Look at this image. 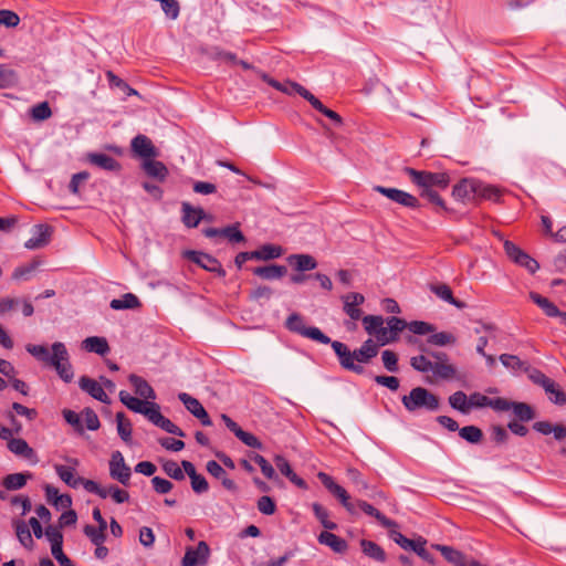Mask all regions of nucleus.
<instances>
[{
  "label": "nucleus",
  "instance_id": "13",
  "mask_svg": "<svg viewBox=\"0 0 566 566\" xmlns=\"http://www.w3.org/2000/svg\"><path fill=\"white\" fill-rule=\"evenodd\" d=\"M118 396L120 402L125 405L129 410L137 413H142L145 417H147V419L149 418L151 411H154V409L157 408V403L143 401L136 397H133L125 390L119 391Z\"/></svg>",
  "mask_w": 566,
  "mask_h": 566
},
{
  "label": "nucleus",
  "instance_id": "42",
  "mask_svg": "<svg viewBox=\"0 0 566 566\" xmlns=\"http://www.w3.org/2000/svg\"><path fill=\"white\" fill-rule=\"evenodd\" d=\"M511 410L513 411L514 416L520 421H530L535 418V412L533 408L525 402H514L512 403Z\"/></svg>",
  "mask_w": 566,
  "mask_h": 566
},
{
  "label": "nucleus",
  "instance_id": "19",
  "mask_svg": "<svg viewBox=\"0 0 566 566\" xmlns=\"http://www.w3.org/2000/svg\"><path fill=\"white\" fill-rule=\"evenodd\" d=\"M207 238L224 237L232 243L243 242L245 240L243 233L239 229V224L228 226L222 229L207 228L203 230Z\"/></svg>",
  "mask_w": 566,
  "mask_h": 566
},
{
  "label": "nucleus",
  "instance_id": "58",
  "mask_svg": "<svg viewBox=\"0 0 566 566\" xmlns=\"http://www.w3.org/2000/svg\"><path fill=\"white\" fill-rule=\"evenodd\" d=\"M428 343L436 346H446L448 344H454L455 337L447 332H432V334L428 337Z\"/></svg>",
  "mask_w": 566,
  "mask_h": 566
},
{
  "label": "nucleus",
  "instance_id": "6",
  "mask_svg": "<svg viewBox=\"0 0 566 566\" xmlns=\"http://www.w3.org/2000/svg\"><path fill=\"white\" fill-rule=\"evenodd\" d=\"M285 326L289 331L300 334L303 337L318 342L321 344L331 343V338L326 336L319 328L314 326H305L303 317L297 313H293L287 317Z\"/></svg>",
  "mask_w": 566,
  "mask_h": 566
},
{
  "label": "nucleus",
  "instance_id": "48",
  "mask_svg": "<svg viewBox=\"0 0 566 566\" xmlns=\"http://www.w3.org/2000/svg\"><path fill=\"white\" fill-rule=\"evenodd\" d=\"M116 422L119 437L123 439V441L129 442L132 438L130 421L125 418V415L123 412H117Z\"/></svg>",
  "mask_w": 566,
  "mask_h": 566
},
{
  "label": "nucleus",
  "instance_id": "57",
  "mask_svg": "<svg viewBox=\"0 0 566 566\" xmlns=\"http://www.w3.org/2000/svg\"><path fill=\"white\" fill-rule=\"evenodd\" d=\"M500 196V190L494 186L486 185L481 181V187H478L476 197L479 198L497 201Z\"/></svg>",
  "mask_w": 566,
  "mask_h": 566
},
{
  "label": "nucleus",
  "instance_id": "25",
  "mask_svg": "<svg viewBox=\"0 0 566 566\" xmlns=\"http://www.w3.org/2000/svg\"><path fill=\"white\" fill-rule=\"evenodd\" d=\"M182 222L188 228H196L200 221L206 219V212L201 208H193L188 202H182Z\"/></svg>",
  "mask_w": 566,
  "mask_h": 566
},
{
  "label": "nucleus",
  "instance_id": "31",
  "mask_svg": "<svg viewBox=\"0 0 566 566\" xmlns=\"http://www.w3.org/2000/svg\"><path fill=\"white\" fill-rule=\"evenodd\" d=\"M143 169L149 177L159 181H164L168 176L167 167L161 161L154 160L153 158L144 160Z\"/></svg>",
  "mask_w": 566,
  "mask_h": 566
},
{
  "label": "nucleus",
  "instance_id": "26",
  "mask_svg": "<svg viewBox=\"0 0 566 566\" xmlns=\"http://www.w3.org/2000/svg\"><path fill=\"white\" fill-rule=\"evenodd\" d=\"M82 349L88 353H95L101 356L106 355L109 352V345L105 337L90 336L81 343Z\"/></svg>",
  "mask_w": 566,
  "mask_h": 566
},
{
  "label": "nucleus",
  "instance_id": "39",
  "mask_svg": "<svg viewBox=\"0 0 566 566\" xmlns=\"http://www.w3.org/2000/svg\"><path fill=\"white\" fill-rule=\"evenodd\" d=\"M55 472L59 478L71 488H77L82 478H75L74 469L66 465H55Z\"/></svg>",
  "mask_w": 566,
  "mask_h": 566
},
{
  "label": "nucleus",
  "instance_id": "2",
  "mask_svg": "<svg viewBox=\"0 0 566 566\" xmlns=\"http://www.w3.org/2000/svg\"><path fill=\"white\" fill-rule=\"evenodd\" d=\"M334 349L339 365L349 371L361 375L365 373L364 364H368L379 352V343L371 338L365 340L361 346L355 350H350L345 344L338 340L329 343Z\"/></svg>",
  "mask_w": 566,
  "mask_h": 566
},
{
  "label": "nucleus",
  "instance_id": "47",
  "mask_svg": "<svg viewBox=\"0 0 566 566\" xmlns=\"http://www.w3.org/2000/svg\"><path fill=\"white\" fill-rule=\"evenodd\" d=\"M431 371L441 379H451L457 373L454 366L444 361L433 363Z\"/></svg>",
  "mask_w": 566,
  "mask_h": 566
},
{
  "label": "nucleus",
  "instance_id": "20",
  "mask_svg": "<svg viewBox=\"0 0 566 566\" xmlns=\"http://www.w3.org/2000/svg\"><path fill=\"white\" fill-rule=\"evenodd\" d=\"M8 449L15 455L21 457L36 464L39 459L35 451L22 438H11L8 441Z\"/></svg>",
  "mask_w": 566,
  "mask_h": 566
},
{
  "label": "nucleus",
  "instance_id": "30",
  "mask_svg": "<svg viewBox=\"0 0 566 566\" xmlns=\"http://www.w3.org/2000/svg\"><path fill=\"white\" fill-rule=\"evenodd\" d=\"M287 269L284 265L270 264L253 269V274L264 280H277L284 276Z\"/></svg>",
  "mask_w": 566,
  "mask_h": 566
},
{
  "label": "nucleus",
  "instance_id": "40",
  "mask_svg": "<svg viewBox=\"0 0 566 566\" xmlns=\"http://www.w3.org/2000/svg\"><path fill=\"white\" fill-rule=\"evenodd\" d=\"M449 403L450 406L462 412V413H469L471 410V405H469V398L463 391H455L449 397Z\"/></svg>",
  "mask_w": 566,
  "mask_h": 566
},
{
  "label": "nucleus",
  "instance_id": "7",
  "mask_svg": "<svg viewBox=\"0 0 566 566\" xmlns=\"http://www.w3.org/2000/svg\"><path fill=\"white\" fill-rule=\"evenodd\" d=\"M109 475L123 485H128L132 476L130 468L125 463L120 451H114L109 460Z\"/></svg>",
  "mask_w": 566,
  "mask_h": 566
},
{
  "label": "nucleus",
  "instance_id": "24",
  "mask_svg": "<svg viewBox=\"0 0 566 566\" xmlns=\"http://www.w3.org/2000/svg\"><path fill=\"white\" fill-rule=\"evenodd\" d=\"M87 161L107 171H117L120 169V165L115 158L102 153L87 154Z\"/></svg>",
  "mask_w": 566,
  "mask_h": 566
},
{
  "label": "nucleus",
  "instance_id": "11",
  "mask_svg": "<svg viewBox=\"0 0 566 566\" xmlns=\"http://www.w3.org/2000/svg\"><path fill=\"white\" fill-rule=\"evenodd\" d=\"M432 548L439 551L442 556L454 566H484L474 559L468 558L463 553L453 547L433 544Z\"/></svg>",
  "mask_w": 566,
  "mask_h": 566
},
{
  "label": "nucleus",
  "instance_id": "8",
  "mask_svg": "<svg viewBox=\"0 0 566 566\" xmlns=\"http://www.w3.org/2000/svg\"><path fill=\"white\" fill-rule=\"evenodd\" d=\"M373 190L385 196L389 200L403 206V207H407V208H418L419 207L418 199L415 196H412L403 190H400L397 188L384 187V186H374Z\"/></svg>",
  "mask_w": 566,
  "mask_h": 566
},
{
  "label": "nucleus",
  "instance_id": "23",
  "mask_svg": "<svg viewBox=\"0 0 566 566\" xmlns=\"http://www.w3.org/2000/svg\"><path fill=\"white\" fill-rule=\"evenodd\" d=\"M533 429L544 436L553 434L557 441L566 440V427L560 423L553 424L549 421H537Z\"/></svg>",
  "mask_w": 566,
  "mask_h": 566
},
{
  "label": "nucleus",
  "instance_id": "45",
  "mask_svg": "<svg viewBox=\"0 0 566 566\" xmlns=\"http://www.w3.org/2000/svg\"><path fill=\"white\" fill-rule=\"evenodd\" d=\"M459 436L470 443H479L483 438V432L476 426H465L459 429Z\"/></svg>",
  "mask_w": 566,
  "mask_h": 566
},
{
  "label": "nucleus",
  "instance_id": "37",
  "mask_svg": "<svg viewBox=\"0 0 566 566\" xmlns=\"http://www.w3.org/2000/svg\"><path fill=\"white\" fill-rule=\"evenodd\" d=\"M32 478V473L25 472V473H11L8 474L3 480V486L7 490H20L25 484L27 481Z\"/></svg>",
  "mask_w": 566,
  "mask_h": 566
},
{
  "label": "nucleus",
  "instance_id": "29",
  "mask_svg": "<svg viewBox=\"0 0 566 566\" xmlns=\"http://www.w3.org/2000/svg\"><path fill=\"white\" fill-rule=\"evenodd\" d=\"M287 262L298 272L312 271L317 266L316 260L310 254H291Z\"/></svg>",
  "mask_w": 566,
  "mask_h": 566
},
{
  "label": "nucleus",
  "instance_id": "34",
  "mask_svg": "<svg viewBox=\"0 0 566 566\" xmlns=\"http://www.w3.org/2000/svg\"><path fill=\"white\" fill-rule=\"evenodd\" d=\"M430 290H431L432 293H434L442 301H444V302H447L449 304H452V305H454L458 308H463L464 307V303L463 302H460V301H458L457 298L453 297L452 291H451L449 285L443 284V283H441V284H433V285L430 286Z\"/></svg>",
  "mask_w": 566,
  "mask_h": 566
},
{
  "label": "nucleus",
  "instance_id": "51",
  "mask_svg": "<svg viewBox=\"0 0 566 566\" xmlns=\"http://www.w3.org/2000/svg\"><path fill=\"white\" fill-rule=\"evenodd\" d=\"M15 533L19 542L25 548H31L33 546V538L30 533L28 525L24 522L15 523Z\"/></svg>",
  "mask_w": 566,
  "mask_h": 566
},
{
  "label": "nucleus",
  "instance_id": "43",
  "mask_svg": "<svg viewBox=\"0 0 566 566\" xmlns=\"http://www.w3.org/2000/svg\"><path fill=\"white\" fill-rule=\"evenodd\" d=\"M526 371L528 373V378L534 384L543 387L545 391L553 390V380L548 378L545 374H543L541 370L528 367V370Z\"/></svg>",
  "mask_w": 566,
  "mask_h": 566
},
{
  "label": "nucleus",
  "instance_id": "56",
  "mask_svg": "<svg viewBox=\"0 0 566 566\" xmlns=\"http://www.w3.org/2000/svg\"><path fill=\"white\" fill-rule=\"evenodd\" d=\"M106 530H102V527H95L93 525L84 526V534L91 539L94 545L103 544L106 539Z\"/></svg>",
  "mask_w": 566,
  "mask_h": 566
},
{
  "label": "nucleus",
  "instance_id": "18",
  "mask_svg": "<svg viewBox=\"0 0 566 566\" xmlns=\"http://www.w3.org/2000/svg\"><path fill=\"white\" fill-rule=\"evenodd\" d=\"M32 233L33 235L24 243V247L29 250L45 247L50 241L52 229L46 224H36L33 227Z\"/></svg>",
  "mask_w": 566,
  "mask_h": 566
},
{
  "label": "nucleus",
  "instance_id": "60",
  "mask_svg": "<svg viewBox=\"0 0 566 566\" xmlns=\"http://www.w3.org/2000/svg\"><path fill=\"white\" fill-rule=\"evenodd\" d=\"M384 367L390 373L398 371V356L395 352L386 349L381 354Z\"/></svg>",
  "mask_w": 566,
  "mask_h": 566
},
{
  "label": "nucleus",
  "instance_id": "41",
  "mask_svg": "<svg viewBox=\"0 0 566 566\" xmlns=\"http://www.w3.org/2000/svg\"><path fill=\"white\" fill-rule=\"evenodd\" d=\"M280 92L287 94V95L298 94L307 102L313 96V94L308 90H306L304 86H302L301 84H298L296 82H292V81L283 82L282 88Z\"/></svg>",
  "mask_w": 566,
  "mask_h": 566
},
{
  "label": "nucleus",
  "instance_id": "17",
  "mask_svg": "<svg viewBox=\"0 0 566 566\" xmlns=\"http://www.w3.org/2000/svg\"><path fill=\"white\" fill-rule=\"evenodd\" d=\"M210 549L206 542H199L197 548H188L182 558V566H198L208 559Z\"/></svg>",
  "mask_w": 566,
  "mask_h": 566
},
{
  "label": "nucleus",
  "instance_id": "1",
  "mask_svg": "<svg viewBox=\"0 0 566 566\" xmlns=\"http://www.w3.org/2000/svg\"><path fill=\"white\" fill-rule=\"evenodd\" d=\"M25 349L36 360L51 366L65 382H71L74 377L73 368L70 363V354L66 346L61 342H55L51 346V352L44 345L28 344Z\"/></svg>",
  "mask_w": 566,
  "mask_h": 566
},
{
  "label": "nucleus",
  "instance_id": "52",
  "mask_svg": "<svg viewBox=\"0 0 566 566\" xmlns=\"http://www.w3.org/2000/svg\"><path fill=\"white\" fill-rule=\"evenodd\" d=\"M106 76H107L108 83L112 87L119 88L127 96L138 95V92L135 88L130 87L125 81H123L120 77L115 75L113 72H111V71L107 72Z\"/></svg>",
  "mask_w": 566,
  "mask_h": 566
},
{
  "label": "nucleus",
  "instance_id": "21",
  "mask_svg": "<svg viewBox=\"0 0 566 566\" xmlns=\"http://www.w3.org/2000/svg\"><path fill=\"white\" fill-rule=\"evenodd\" d=\"M132 149L139 157L146 159L155 158L158 153L151 140L145 135H137L132 140Z\"/></svg>",
  "mask_w": 566,
  "mask_h": 566
},
{
  "label": "nucleus",
  "instance_id": "4",
  "mask_svg": "<svg viewBox=\"0 0 566 566\" xmlns=\"http://www.w3.org/2000/svg\"><path fill=\"white\" fill-rule=\"evenodd\" d=\"M401 402L407 411L434 412L440 408V398L423 387H415L408 395L401 397Z\"/></svg>",
  "mask_w": 566,
  "mask_h": 566
},
{
  "label": "nucleus",
  "instance_id": "9",
  "mask_svg": "<svg viewBox=\"0 0 566 566\" xmlns=\"http://www.w3.org/2000/svg\"><path fill=\"white\" fill-rule=\"evenodd\" d=\"M504 250L507 256L514 261L516 264L525 268L530 273H535L539 264L538 262L531 258L527 253L522 251L517 245H515L511 241L504 242Z\"/></svg>",
  "mask_w": 566,
  "mask_h": 566
},
{
  "label": "nucleus",
  "instance_id": "32",
  "mask_svg": "<svg viewBox=\"0 0 566 566\" xmlns=\"http://www.w3.org/2000/svg\"><path fill=\"white\" fill-rule=\"evenodd\" d=\"M318 542L331 547L335 553H344L347 549V543L345 539L327 531L322 532L318 535Z\"/></svg>",
  "mask_w": 566,
  "mask_h": 566
},
{
  "label": "nucleus",
  "instance_id": "16",
  "mask_svg": "<svg viewBox=\"0 0 566 566\" xmlns=\"http://www.w3.org/2000/svg\"><path fill=\"white\" fill-rule=\"evenodd\" d=\"M78 386L83 391L88 394L94 399L103 403H111V399L105 392L103 386L95 379H92L87 376H82L78 380Z\"/></svg>",
  "mask_w": 566,
  "mask_h": 566
},
{
  "label": "nucleus",
  "instance_id": "33",
  "mask_svg": "<svg viewBox=\"0 0 566 566\" xmlns=\"http://www.w3.org/2000/svg\"><path fill=\"white\" fill-rule=\"evenodd\" d=\"M357 506L367 515L374 516L384 527L388 530L398 526L395 521L386 517L377 509L365 501H357Z\"/></svg>",
  "mask_w": 566,
  "mask_h": 566
},
{
  "label": "nucleus",
  "instance_id": "50",
  "mask_svg": "<svg viewBox=\"0 0 566 566\" xmlns=\"http://www.w3.org/2000/svg\"><path fill=\"white\" fill-rule=\"evenodd\" d=\"M18 75L15 71L7 65L0 64V88H8L15 85Z\"/></svg>",
  "mask_w": 566,
  "mask_h": 566
},
{
  "label": "nucleus",
  "instance_id": "53",
  "mask_svg": "<svg viewBox=\"0 0 566 566\" xmlns=\"http://www.w3.org/2000/svg\"><path fill=\"white\" fill-rule=\"evenodd\" d=\"M317 478L322 482V484L328 490V492L333 494L336 499L339 496L340 493L345 491L343 486L337 484L333 480V478L325 472H318Z\"/></svg>",
  "mask_w": 566,
  "mask_h": 566
},
{
  "label": "nucleus",
  "instance_id": "27",
  "mask_svg": "<svg viewBox=\"0 0 566 566\" xmlns=\"http://www.w3.org/2000/svg\"><path fill=\"white\" fill-rule=\"evenodd\" d=\"M397 527L389 528V537L398 544L405 551H411L417 554V549H419L420 542H423L426 538L422 536H418L416 539H409L400 532L396 530Z\"/></svg>",
  "mask_w": 566,
  "mask_h": 566
},
{
  "label": "nucleus",
  "instance_id": "59",
  "mask_svg": "<svg viewBox=\"0 0 566 566\" xmlns=\"http://www.w3.org/2000/svg\"><path fill=\"white\" fill-rule=\"evenodd\" d=\"M165 473L174 480L181 481L185 479V473L177 462L167 460L163 463Z\"/></svg>",
  "mask_w": 566,
  "mask_h": 566
},
{
  "label": "nucleus",
  "instance_id": "14",
  "mask_svg": "<svg viewBox=\"0 0 566 566\" xmlns=\"http://www.w3.org/2000/svg\"><path fill=\"white\" fill-rule=\"evenodd\" d=\"M343 301V311L348 315L353 321L363 319L361 310L359 306L364 304L365 296L357 292H350L346 295L342 296Z\"/></svg>",
  "mask_w": 566,
  "mask_h": 566
},
{
  "label": "nucleus",
  "instance_id": "54",
  "mask_svg": "<svg viewBox=\"0 0 566 566\" xmlns=\"http://www.w3.org/2000/svg\"><path fill=\"white\" fill-rule=\"evenodd\" d=\"M317 478L322 482V484L328 490V492L333 494L336 499L339 496L340 493L345 491L343 486L337 484L333 480V478L325 472H318Z\"/></svg>",
  "mask_w": 566,
  "mask_h": 566
},
{
  "label": "nucleus",
  "instance_id": "44",
  "mask_svg": "<svg viewBox=\"0 0 566 566\" xmlns=\"http://www.w3.org/2000/svg\"><path fill=\"white\" fill-rule=\"evenodd\" d=\"M500 361L505 368L511 370H528V365L515 355L502 354Z\"/></svg>",
  "mask_w": 566,
  "mask_h": 566
},
{
  "label": "nucleus",
  "instance_id": "46",
  "mask_svg": "<svg viewBox=\"0 0 566 566\" xmlns=\"http://www.w3.org/2000/svg\"><path fill=\"white\" fill-rule=\"evenodd\" d=\"M308 103L319 113L332 119L336 125H342V117L334 111L327 108L322 102L314 95L310 98Z\"/></svg>",
  "mask_w": 566,
  "mask_h": 566
},
{
  "label": "nucleus",
  "instance_id": "49",
  "mask_svg": "<svg viewBox=\"0 0 566 566\" xmlns=\"http://www.w3.org/2000/svg\"><path fill=\"white\" fill-rule=\"evenodd\" d=\"M312 509L315 517L321 522V524L326 530L333 531L337 527L336 523L328 520L329 513L323 505H321L319 503H313Z\"/></svg>",
  "mask_w": 566,
  "mask_h": 566
},
{
  "label": "nucleus",
  "instance_id": "63",
  "mask_svg": "<svg viewBox=\"0 0 566 566\" xmlns=\"http://www.w3.org/2000/svg\"><path fill=\"white\" fill-rule=\"evenodd\" d=\"M407 327L410 332L417 335H426L429 333L434 332V326L422 321H412L410 323H407Z\"/></svg>",
  "mask_w": 566,
  "mask_h": 566
},
{
  "label": "nucleus",
  "instance_id": "35",
  "mask_svg": "<svg viewBox=\"0 0 566 566\" xmlns=\"http://www.w3.org/2000/svg\"><path fill=\"white\" fill-rule=\"evenodd\" d=\"M109 306L116 311L134 310L140 306V302L135 294L126 293L120 298L112 300Z\"/></svg>",
  "mask_w": 566,
  "mask_h": 566
},
{
  "label": "nucleus",
  "instance_id": "12",
  "mask_svg": "<svg viewBox=\"0 0 566 566\" xmlns=\"http://www.w3.org/2000/svg\"><path fill=\"white\" fill-rule=\"evenodd\" d=\"M179 400L184 403L186 409L196 418H198L202 426H211L212 421L201 405V402L197 399L190 396L187 392H181L178 395Z\"/></svg>",
  "mask_w": 566,
  "mask_h": 566
},
{
  "label": "nucleus",
  "instance_id": "15",
  "mask_svg": "<svg viewBox=\"0 0 566 566\" xmlns=\"http://www.w3.org/2000/svg\"><path fill=\"white\" fill-rule=\"evenodd\" d=\"M478 187H481V181L478 179H462L453 187L452 196L457 200H470L476 198Z\"/></svg>",
  "mask_w": 566,
  "mask_h": 566
},
{
  "label": "nucleus",
  "instance_id": "64",
  "mask_svg": "<svg viewBox=\"0 0 566 566\" xmlns=\"http://www.w3.org/2000/svg\"><path fill=\"white\" fill-rule=\"evenodd\" d=\"M410 365L418 371L428 373L431 371L433 363L426 356L419 355L410 359Z\"/></svg>",
  "mask_w": 566,
  "mask_h": 566
},
{
  "label": "nucleus",
  "instance_id": "62",
  "mask_svg": "<svg viewBox=\"0 0 566 566\" xmlns=\"http://www.w3.org/2000/svg\"><path fill=\"white\" fill-rule=\"evenodd\" d=\"M31 115L34 120H45L51 117L52 112L46 102L39 103L31 109Z\"/></svg>",
  "mask_w": 566,
  "mask_h": 566
},
{
  "label": "nucleus",
  "instance_id": "5",
  "mask_svg": "<svg viewBox=\"0 0 566 566\" xmlns=\"http://www.w3.org/2000/svg\"><path fill=\"white\" fill-rule=\"evenodd\" d=\"M406 172L419 188L438 187L446 189L450 182V178L446 172L419 171L413 168H406Z\"/></svg>",
  "mask_w": 566,
  "mask_h": 566
},
{
  "label": "nucleus",
  "instance_id": "61",
  "mask_svg": "<svg viewBox=\"0 0 566 566\" xmlns=\"http://www.w3.org/2000/svg\"><path fill=\"white\" fill-rule=\"evenodd\" d=\"M20 23V17L7 9L0 10V25H4L7 28H15Z\"/></svg>",
  "mask_w": 566,
  "mask_h": 566
},
{
  "label": "nucleus",
  "instance_id": "38",
  "mask_svg": "<svg viewBox=\"0 0 566 566\" xmlns=\"http://www.w3.org/2000/svg\"><path fill=\"white\" fill-rule=\"evenodd\" d=\"M360 546L363 549V553L378 562H385L386 554L384 549L375 542L368 541V539H361Z\"/></svg>",
  "mask_w": 566,
  "mask_h": 566
},
{
  "label": "nucleus",
  "instance_id": "22",
  "mask_svg": "<svg viewBox=\"0 0 566 566\" xmlns=\"http://www.w3.org/2000/svg\"><path fill=\"white\" fill-rule=\"evenodd\" d=\"M148 420L168 433H171V434H175L178 437L186 436L185 432L178 426H176L172 421H170L168 418H166L161 415L160 408L158 405H157V408H155L154 411H151V413L149 415Z\"/></svg>",
  "mask_w": 566,
  "mask_h": 566
},
{
  "label": "nucleus",
  "instance_id": "3",
  "mask_svg": "<svg viewBox=\"0 0 566 566\" xmlns=\"http://www.w3.org/2000/svg\"><path fill=\"white\" fill-rule=\"evenodd\" d=\"M363 325L369 335L376 337L379 345L396 342L399 333L407 328V322L396 316H390L385 321L379 315H366L363 317Z\"/></svg>",
  "mask_w": 566,
  "mask_h": 566
},
{
  "label": "nucleus",
  "instance_id": "55",
  "mask_svg": "<svg viewBox=\"0 0 566 566\" xmlns=\"http://www.w3.org/2000/svg\"><path fill=\"white\" fill-rule=\"evenodd\" d=\"M39 264L40 263L38 261H33V262H31V263H29L27 265H22V266L17 268L13 271V273H12V279L17 280V281H20V280L28 281V280H30L31 275L38 269Z\"/></svg>",
  "mask_w": 566,
  "mask_h": 566
},
{
  "label": "nucleus",
  "instance_id": "10",
  "mask_svg": "<svg viewBox=\"0 0 566 566\" xmlns=\"http://www.w3.org/2000/svg\"><path fill=\"white\" fill-rule=\"evenodd\" d=\"M187 259L198 264L200 268L217 273L219 276L224 277L226 271L223 270L221 263L213 256L198 251H187Z\"/></svg>",
  "mask_w": 566,
  "mask_h": 566
},
{
  "label": "nucleus",
  "instance_id": "36",
  "mask_svg": "<svg viewBox=\"0 0 566 566\" xmlns=\"http://www.w3.org/2000/svg\"><path fill=\"white\" fill-rule=\"evenodd\" d=\"M530 298L538 306L541 307L544 313L549 317H557L558 314H560V311L557 308V306L552 303L548 298L539 295L536 292L530 293Z\"/></svg>",
  "mask_w": 566,
  "mask_h": 566
},
{
  "label": "nucleus",
  "instance_id": "28",
  "mask_svg": "<svg viewBox=\"0 0 566 566\" xmlns=\"http://www.w3.org/2000/svg\"><path fill=\"white\" fill-rule=\"evenodd\" d=\"M129 382L135 389L136 395L139 397L148 400H154L156 398V394L153 389V387L140 376H137L135 374H130L128 377Z\"/></svg>",
  "mask_w": 566,
  "mask_h": 566
}]
</instances>
